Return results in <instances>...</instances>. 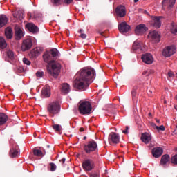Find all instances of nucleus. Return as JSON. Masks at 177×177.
Returning a JSON list of instances; mask_svg holds the SVG:
<instances>
[{"instance_id": "obj_37", "label": "nucleus", "mask_w": 177, "mask_h": 177, "mask_svg": "<svg viewBox=\"0 0 177 177\" xmlns=\"http://www.w3.org/2000/svg\"><path fill=\"white\" fill-rule=\"evenodd\" d=\"M7 56L8 59H10V60H13V59H15V54L13 53V51L10 50L7 51Z\"/></svg>"}, {"instance_id": "obj_17", "label": "nucleus", "mask_w": 177, "mask_h": 177, "mask_svg": "<svg viewBox=\"0 0 177 177\" xmlns=\"http://www.w3.org/2000/svg\"><path fill=\"white\" fill-rule=\"evenodd\" d=\"M163 17H152V24L153 27H156V28H160L161 27V19H162Z\"/></svg>"}, {"instance_id": "obj_2", "label": "nucleus", "mask_w": 177, "mask_h": 177, "mask_svg": "<svg viewBox=\"0 0 177 177\" xmlns=\"http://www.w3.org/2000/svg\"><path fill=\"white\" fill-rule=\"evenodd\" d=\"M43 59L46 63H48L51 66H47V71L48 74H50L54 78H57L60 70L62 68V65L59 62L52 60V55L50 54L49 51H46L43 55Z\"/></svg>"}, {"instance_id": "obj_14", "label": "nucleus", "mask_w": 177, "mask_h": 177, "mask_svg": "<svg viewBox=\"0 0 177 177\" xmlns=\"http://www.w3.org/2000/svg\"><path fill=\"white\" fill-rule=\"evenodd\" d=\"M118 30L120 32H128L131 30V26L128 25L127 22H122L118 25Z\"/></svg>"}, {"instance_id": "obj_56", "label": "nucleus", "mask_w": 177, "mask_h": 177, "mask_svg": "<svg viewBox=\"0 0 177 177\" xmlns=\"http://www.w3.org/2000/svg\"><path fill=\"white\" fill-rule=\"evenodd\" d=\"M176 100H177V95L176 96ZM175 109H176V110H177V105L175 106Z\"/></svg>"}, {"instance_id": "obj_44", "label": "nucleus", "mask_w": 177, "mask_h": 177, "mask_svg": "<svg viewBox=\"0 0 177 177\" xmlns=\"http://www.w3.org/2000/svg\"><path fill=\"white\" fill-rule=\"evenodd\" d=\"M23 63L26 64V66H30V64H31V62H30V60H28L27 58L23 59Z\"/></svg>"}, {"instance_id": "obj_28", "label": "nucleus", "mask_w": 177, "mask_h": 177, "mask_svg": "<svg viewBox=\"0 0 177 177\" xmlns=\"http://www.w3.org/2000/svg\"><path fill=\"white\" fill-rule=\"evenodd\" d=\"M41 94L44 97H49L50 96V88H49V86H46L43 88Z\"/></svg>"}, {"instance_id": "obj_21", "label": "nucleus", "mask_w": 177, "mask_h": 177, "mask_svg": "<svg viewBox=\"0 0 177 177\" xmlns=\"http://www.w3.org/2000/svg\"><path fill=\"white\" fill-rule=\"evenodd\" d=\"M140 87L138 86H134L131 91L132 99L133 102H138V92Z\"/></svg>"}, {"instance_id": "obj_51", "label": "nucleus", "mask_w": 177, "mask_h": 177, "mask_svg": "<svg viewBox=\"0 0 177 177\" xmlns=\"http://www.w3.org/2000/svg\"><path fill=\"white\" fill-rule=\"evenodd\" d=\"M147 93H148V95H151V93H153V91L152 90H151V89H147Z\"/></svg>"}, {"instance_id": "obj_34", "label": "nucleus", "mask_w": 177, "mask_h": 177, "mask_svg": "<svg viewBox=\"0 0 177 177\" xmlns=\"http://www.w3.org/2000/svg\"><path fill=\"white\" fill-rule=\"evenodd\" d=\"M48 53H50L51 57H57L59 55V50L57 48H53L50 50Z\"/></svg>"}, {"instance_id": "obj_10", "label": "nucleus", "mask_w": 177, "mask_h": 177, "mask_svg": "<svg viewBox=\"0 0 177 177\" xmlns=\"http://www.w3.org/2000/svg\"><path fill=\"white\" fill-rule=\"evenodd\" d=\"M32 46V41L30 39H27L24 40L23 44L21 45V50L23 52H26V50H28L31 49Z\"/></svg>"}, {"instance_id": "obj_58", "label": "nucleus", "mask_w": 177, "mask_h": 177, "mask_svg": "<svg viewBox=\"0 0 177 177\" xmlns=\"http://www.w3.org/2000/svg\"><path fill=\"white\" fill-rule=\"evenodd\" d=\"M83 139H84V140H86V136H84V137L83 138Z\"/></svg>"}, {"instance_id": "obj_57", "label": "nucleus", "mask_w": 177, "mask_h": 177, "mask_svg": "<svg viewBox=\"0 0 177 177\" xmlns=\"http://www.w3.org/2000/svg\"><path fill=\"white\" fill-rule=\"evenodd\" d=\"M135 3H136V2H139V0H134Z\"/></svg>"}, {"instance_id": "obj_29", "label": "nucleus", "mask_w": 177, "mask_h": 177, "mask_svg": "<svg viewBox=\"0 0 177 177\" xmlns=\"http://www.w3.org/2000/svg\"><path fill=\"white\" fill-rule=\"evenodd\" d=\"M33 154L34 156H36V157H44V156H45V154H46V152L45 151H44V152H42V151L37 149H33Z\"/></svg>"}, {"instance_id": "obj_53", "label": "nucleus", "mask_w": 177, "mask_h": 177, "mask_svg": "<svg viewBox=\"0 0 177 177\" xmlns=\"http://www.w3.org/2000/svg\"><path fill=\"white\" fill-rule=\"evenodd\" d=\"M151 127H153L154 128H157V125H156V123H151Z\"/></svg>"}, {"instance_id": "obj_41", "label": "nucleus", "mask_w": 177, "mask_h": 177, "mask_svg": "<svg viewBox=\"0 0 177 177\" xmlns=\"http://www.w3.org/2000/svg\"><path fill=\"white\" fill-rule=\"evenodd\" d=\"M49 165L50 167V171H51V172H55V170L56 169V165L53 162H50Z\"/></svg>"}, {"instance_id": "obj_39", "label": "nucleus", "mask_w": 177, "mask_h": 177, "mask_svg": "<svg viewBox=\"0 0 177 177\" xmlns=\"http://www.w3.org/2000/svg\"><path fill=\"white\" fill-rule=\"evenodd\" d=\"M51 3H53L54 6H59L62 5V0H51Z\"/></svg>"}, {"instance_id": "obj_35", "label": "nucleus", "mask_w": 177, "mask_h": 177, "mask_svg": "<svg viewBox=\"0 0 177 177\" xmlns=\"http://www.w3.org/2000/svg\"><path fill=\"white\" fill-rule=\"evenodd\" d=\"M15 35L17 38H21L23 37V31L19 27H15Z\"/></svg>"}, {"instance_id": "obj_6", "label": "nucleus", "mask_w": 177, "mask_h": 177, "mask_svg": "<svg viewBox=\"0 0 177 177\" xmlns=\"http://www.w3.org/2000/svg\"><path fill=\"white\" fill-rule=\"evenodd\" d=\"M175 53H176V47L175 46H169L163 49L162 56H165V57H171Z\"/></svg>"}, {"instance_id": "obj_18", "label": "nucleus", "mask_w": 177, "mask_h": 177, "mask_svg": "<svg viewBox=\"0 0 177 177\" xmlns=\"http://www.w3.org/2000/svg\"><path fill=\"white\" fill-rule=\"evenodd\" d=\"M176 0H163L162 3V6H166V8L169 10L171 8H174Z\"/></svg>"}, {"instance_id": "obj_19", "label": "nucleus", "mask_w": 177, "mask_h": 177, "mask_svg": "<svg viewBox=\"0 0 177 177\" xmlns=\"http://www.w3.org/2000/svg\"><path fill=\"white\" fill-rule=\"evenodd\" d=\"M41 52H42L41 48H35L30 51L29 56L30 57H38L41 55Z\"/></svg>"}, {"instance_id": "obj_49", "label": "nucleus", "mask_w": 177, "mask_h": 177, "mask_svg": "<svg viewBox=\"0 0 177 177\" xmlns=\"http://www.w3.org/2000/svg\"><path fill=\"white\" fill-rule=\"evenodd\" d=\"M174 72H169L168 73V77H169V78H172L173 77H174Z\"/></svg>"}, {"instance_id": "obj_42", "label": "nucleus", "mask_w": 177, "mask_h": 177, "mask_svg": "<svg viewBox=\"0 0 177 177\" xmlns=\"http://www.w3.org/2000/svg\"><path fill=\"white\" fill-rule=\"evenodd\" d=\"M79 32L80 34L81 38H82L83 39H85V38H86V34L84 33V30L80 29L79 30Z\"/></svg>"}, {"instance_id": "obj_30", "label": "nucleus", "mask_w": 177, "mask_h": 177, "mask_svg": "<svg viewBox=\"0 0 177 177\" xmlns=\"http://www.w3.org/2000/svg\"><path fill=\"white\" fill-rule=\"evenodd\" d=\"M8 121V115L3 113H0V126L3 125Z\"/></svg>"}, {"instance_id": "obj_55", "label": "nucleus", "mask_w": 177, "mask_h": 177, "mask_svg": "<svg viewBox=\"0 0 177 177\" xmlns=\"http://www.w3.org/2000/svg\"><path fill=\"white\" fill-rule=\"evenodd\" d=\"M156 122H157L158 124H160V120L156 119Z\"/></svg>"}, {"instance_id": "obj_50", "label": "nucleus", "mask_w": 177, "mask_h": 177, "mask_svg": "<svg viewBox=\"0 0 177 177\" xmlns=\"http://www.w3.org/2000/svg\"><path fill=\"white\" fill-rule=\"evenodd\" d=\"M90 177H99V174L97 173H95L90 175Z\"/></svg>"}, {"instance_id": "obj_26", "label": "nucleus", "mask_w": 177, "mask_h": 177, "mask_svg": "<svg viewBox=\"0 0 177 177\" xmlns=\"http://www.w3.org/2000/svg\"><path fill=\"white\" fill-rule=\"evenodd\" d=\"M170 160H171V158L169 157V155L165 154L161 158L160 165H167V164H168V162H169Z\"/></svg>"}, {"instance_id": "obj_20", "label": "nucleus", "mask_w": 177, "mask_h": 177, "mask_svg": "<svg viewBox=\"0 0 177 177\" xmlns=\"http://www.w3.org/2000/svg\"><path fill=\"white\" fill-rule=\"evenodd\" d=\"M162 153H164V151L161 147L154 148L153 150L152 151V154L153 157H155L156 158L161 157V156H162Z\"/></svg>"}, {"instance_id": "obj_31", "label": "nucleus", "mask_w": 177, "mask_h": 177, "mask_svg": "<svg viewBox=\"0 0 177 177\" xmlns=\"http://www.w3.org/2000/svg\"><path fill=\"white\" fill-rule=\"evenodd\" d=\"M8 46V43L5 38L2 36H0V49H5Z\"/></svg>"}, {"instance_id": "obj_23", "label": "nucleus", "mask_w": 177, "mask_h": 177, "mask_svg": "<svg viewBox=\"0 0 177 177\" xmlns=\"http://www.w3.org/2000/svg\"><path fill=\"white\" fill-rule=\"evenodd\" d=\"M8 21H9V19H8V17H6V15H0V28H2V27H4V26H6Z\"/></svg>"}, {"instance_id": "obj_52", "label": "nucleus", "mask_w": 177, "mask_h": 177, "mask_svg": "<svg viewBox=\"0 0 177 177\" xmlns=\"http://www.w3.org/2000/svg\"><path fill=\"white\" fill-rule=\"evenodd\" d=\"M61 162H62V164H64V162H66V158H63L62 159H61L59 160Z\"/></svg>"}, {"instance_id": "obj_59", "label": "nucleus", "mask_w": 177, "mask_h": 177, "mask_svg": "<svg viewBox=\"0 0 177 177\" xmlns=\"http://www.w3.org/2000/svg\"><path fill=\"white\" fill-rule=\"evenodd\" d=\"M100 34H101V35H103L104 32H100Z\"/></svg>"}, {"instance_id": "obj_54", "label": "nucleus", "mask_w": 177, "mask_h": 177, "mask_svg": "<svg viewBox=\"0 0 177 177\" xmlns=\"http://www.w3.org/2000/svg\"><path fill=\"white\" fill-rule=\"evenodd\" d=\"M84 128L81 127V128L80 129V132H84Z\"/></svg>"}, {"instance_id": "obj_7", "label": "nucleus", "mask_w": 177, "mask_h": 177, "mask_svg": "<svg viewBox=\"0 0 177 177\" xmlns=\"http://www.w3.org/2000/svg\"><path fill=\"white\" fill-rule=\"evenodd\" d=\"M82 168L86 171H92L95 168V162L91 159H86L83 161Z\"/></svg>"}, {"instance_id": "obj_43", "label": "nucleus", "mask_w": 177, "mask_h": 177, "mask_svg": "<svg viewBox=\"0 0 177 177\" xmlns=\"http://www.w3.org/2000/svg\"><path fill=\"white\" fill-rule=\"evenodd\" d=\"M171 163L172 164H176L177 165V154L174 155L172 158H171Z\"/></svg>"}, {"instance_id": "obj_3", "label": "nucleus", "mask_w": 177, "mask_h": 177, "mask_svg": "<svg viewBox=\"0 0 177 177\" xmlns=\"http://www.w3.org/2000/svg\"><path fill=\"white\" fill-rule=\"evenodd\" d=\"M60 102L53 101L47 105V111L50 117H55V114L60 113Z\"/></svg>"}, {"instance_id": "obj_11", "label": "nucleus", "mask_w": 177, "mask_h": 177, "mask_svg": "<svg viewBox=\"0 0 177 177\" xmlns=\"http://www.w3.org/2000/svg\"><path fill=\"white\" fill-rule=\"evenodd\" d=\"M142 61L145 64H152L153 62V55L150 53H145L142 55L141 57Z\"/></svg>"}, {"instance_id": "obj_24", "label": "nucleus", "mask_w": 177, "mask_h": 177, "mask_svg": "<svg viewBox=\"0 0 177 177\" xmlns=\"http://www.w3.org/2000/svg\"><path fill=\"white\" fill-rule=\"evenodd\" d=\"M141 140L144 143H149L151 140V136L148 133H143L141 136Z\"/></svg>"}, {"instance_id": "obj_48", "label": "nucleus", "mask_w": 177, "mask_h": 177, "mask_svg": "<svg viewBox=\"0 0 177 177\" xmlns=\"http://www.w3.org/2000/svg\"><path fill=\"white\" fill-rule=\"evenodd\" d=\"M129 129V127L128 126L125 127V130L122 131V133H124L125 135H127V133H128V131Z\"/></svg>"}, {"instance_id": "obj_45", "label": "nucleus", "mask_w": 177, "mask_h": 177, "mask_svg": "<svg viewBox=\"0 0 177 177\" xmlns=\"http://www.w3.org/2000/svg\"><path fill=\"white\" fill-rule=\"evenodd\" d=\"M44 72H41V71H37L36 73V76L38 77L39 78H42V77H44Z\"/></svg>"}, {"instance_id": "obj_61", "label": "nucleus", "mask_w": 177, "mask_h": 177, "mask_svg": "<svg viewBox=\"0 0 177 177\" xmlns=\"http://www.w3.org/2000/svg\"><path fill=\"white\" fill-rule=\"evenodd\" d=\"M149 115H151V113H149Z\"/></svg>"}, {"instance_id": "obj_27", "label": "nucleus", "mask_w": 177, "mask_h": 177, "mask_svg": "<svg viewBox=\"0 0 177 177\" xmlns=\"http://www.w3.org/2000/svg\"><path fill=\"white\" fill-rule=\"evenodd\" d=\"M62 93L64 95H67L70 92V85L67 83H64L62 84L61 88Z\"/></svg>"}, {"instance_id": "obj_12", "label": "nucleus", "mask_w": 177, "mask_h": 177, "mask_svg": "<svg viewBox=\"0 0 177 177\" xmlns=\"http://www.w3.org/2000/svg\"><path fill=\"white\" fill-rule=\"evenodd\" d=\"M116 16L118 17H125V15H127V11H125V6H118L115 9Z\"/></svg>"}, {"instance_id": "obj_16", "label": "nucleus", "mask_w": 177, "mask_h": 177, "mask_svg": "<svg viewBox=\"0 0 177 177\" xmlns=\"http://www.w3.org/2000/svg\"><path fill=\"white\" fill-rule=\"evenodd\" d=\"M26 27L30 32H32V34H37V32H39V28H38V26H35V24H34L33 23L28 24L26 25Z\"/></svg>"}, {"instance_id": "obj_36", "label": "nucleus", "mask_w": 177, "mask_h": 177, "mask_svg": "<svg viewBox=\"0 0 177 177\" xmlns=\"http://www.w3.org/2000/svg\"><path fill=\"white\" fill-rule=\"evenodd\" d=\"M53 129H54V131H56V132H62V126L57 124H54L53 125Z\"/></svg>"}, {"instance_id": "obj_33", "label": "nucleus", "mask_w": 177, "mask_h": 177, "mask_svg": "<svg viewBox=\"0 0 177 177\" xmlns=\"http://www.w3.org/2000/svg\"><path fill=\"white\" fill-rule=\"evenodd\" d=\"M170 31L171 34L177 35V24L175 22L171 24Z\"/></svg>"}, {"instance_id": "obj_5", "label": "nucleus", "mask_w": 177, "mask_h": 177, "mask_svg": "<svg viewBox=\"0 0 177 177\" xmlns=\"http://www.w3.org/2000/svg\"><path fill=\"white\" fill-rule=\"evenodd\" d=\"M84 150L86 154H91L93 151H97V142L93 140H91L88 142L87 145L84 146Z\"/></svg>"}, {"instance_id": "obj_32", "label": "nucleus", "mask_w": 177, "mask_h": 177, "mask_svg": "<svg viewBox=\"0 0 177 177\" xmlns=\"http://www.w3.org/2000/svg\"><path fill=\"white\" fill-rule=\"evenodd\" d=\"M133 50H134V52L138 50H142V45L140 44V41H134V43L133 44Z\"/></svg>"}, {"instance_id": "obj_1", "label": "nucleus", "mask_w": 177, "mask_h": 177, "mask_svg": "<svg viewBox=\"0 0 177 177\" xmlns=\"http://www.w3.org/2000/svg\"><path fill=\"white\" fill-rule=\"evenodd\" d=\"M95 77H96L95 69L84 68L76 74L73 86L76 91H80V92L86 91L89 84H92V79Z\"/></svg>"}, {"instance_id": "obj_38", "label": "nucleus", "mask_w": 177, "mask_h": 177, "mask_svg": "<svg viewBox=\"0 0 177 177\" xmlns=\"http://www.w3.org/2000/svg\"><path fill=\"white\" fill-rule=\"evenodd\" d=\"M153 73H154V71L149 69V70L145 71L142 73V75H146L147 77H149L151 74H153Z\"/></svg>"}, {"instance_id": "obj_4", "label": "nucleus", "mask_w": 177, "mask_h": 177, "mask_svg": "<svg viewBox=\"0 0 177 177\" xmlns=\"http://www.w3.org/2000/svg\"><path fill=\"white\" fill-rule=\"evenodd\" d=\"M79 112L82 115H86L91 114V111H92V104L89 102V101H83L79 105Z\"/></svg>"}, {"instance_id": "obj_15", "label": "nucleus", "mask_w": 177, "mask_h": 177, "mask_svg": "<svg viewBox=\"0 0 177 177\" xmlns=\"http://www.w3.org/2000/svg\"><path fill=\"white\" fill-rule=\"evenodd\" d=\"M147 31V28L145 24H139L136 27L135 32L136 35H139V34H143V32H146Z\"/></svg>"}, {"instance_id": "obj_46", "label": "nucleus", "mask_w": 177, "mask_h": 177, "mask_svg": "<svg viewBox=\"0 0 177 177\" xmlns=\"http://www.w3.org/2000/svg\"><path fill=\"white\" fill-rule=\"evenodd\" d=\"M156 129L157 131H165V127H164V125H161L160 127L157 126Z\"/></svg>"}, {"instance_id": "obj_60", "label": "nucleus", "mask_w": 177, "mask_h": 177, "mask_svg": "<svg viewBox=\"0 0 177 177\" xmlns=\"http://www.w3.org/2000/svg\"><path fill=\"white\" fill-rule=\"evenodd\" d=\"M28 16H31V14L28 13Z\"/></svg>"}, {"instance_id": "obj_40", "label": "nucleus", "mask_w": 177, "mask_h": 177, "mask_svg": "<svg viewBox=\"0 0 177 177\" xmlns=\"http://www.w3.org/2000/svg\"><path fill=\"white\" fill-rule=\"evenodd\" d=\"M15 71H16V73H23V71H24V68L23 66H17L15 69Z\"/></svg>"}, {"instance_id": "obj_22", "label": "nucleus", "mask_w": 177, "mask_h": 177, "mask_svg": "<svg viewBox=\"0 0 177 177\" xmlns=\"http://www.w3.org/2000/svg\"><path fill=\"white\" fill-rule=\"evenodd\" d=\"M12 16L16 20H23V11L21 10H15L12 11Z\"/></svg>"}, {"instance_id": "obj_13", "label": "nucleus", "mask_w": 177, "mask_h": 177, "mask_svg": "<svg viewBox=\"0 0 177 177\" xmlns=\"http://www.w3.org/2000/svg\"><path fill=\"white\" fill-rule=\"evenodd\" d=\"M109 143H120V136L115 133H111L109 136Z\"/></svg>"}, {"instance_id": "obj_9", "label": "nucleus", "mask_w": 177, "mask_h": 177, "mask_svg": "<svg viewBox=\"0 0 177 177\" xmlns=\"http://www.w3.org/2000/svg\"><path fill=\"white\" fill-rule=\"evenodd\" d=\"M19 156V146L16 142L10 145V157L11 158H16Z\"/></svg>"}, {"instance_id": "obj_47", "label": "nucleus", "mask_w": 177, "mask_h": 177, "mask_svg": "<svg viewBox=\"0 0 177 177\" xmlns=\"http://www.w3.org/2000/svg\"><path fill=\"white\" fill-rule=\"evenodd\" d=\"M74 0H64L65 5H70V3H73Z\"/></svg>"}, {"instance_id": "obj_25", "label": "nucleus", "mask_w": 177, "mask_h": 177, "mask_svg": "<svg viewBox=\"0 0 177 177\" xmlns=\"http://www.w3.org/2000/svg\"><path fill=\"white\" fill-rule=\"evenodd\" d=\"M5 35L7 39H12V38H13V30H12V28L10 27L6 28Z\"/></svg>"}, {"instance_id": "obj_8", "label": "nucleus", "mask_w": 177, "mask_h": 177, "mask_svg": "<svg viewBox=\"0 0 177 177\" xmlns=\"http://www.w3.org/2000/svg\"><path fill=\"white\" fill-rule=\"evenodd\" d=\"M148 37L152 42L154 44H158L161 39V36H160V33H158V31L153 30L149 33Z\"/></svg>"}]
</instances>
